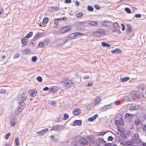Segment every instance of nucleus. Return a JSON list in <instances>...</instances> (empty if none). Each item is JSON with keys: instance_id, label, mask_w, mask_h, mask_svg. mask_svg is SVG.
Returning <instances> with one entry per match:
<instances>
[{"instance_id": "obj_1", "label": "nucleus", "mask_w": 146, "mask_h": 146, "mask_svg": "<svg viewBox=\"0 0 146 146\" xmlns=\"http://www.w3.org/2000/svg\"><path fill=\"white\" fill-rule=\"evenodd\" d=\"M93 35L95 37L100 38L101 36H104L106 35V33L103 29H100L94 32Z\"/></svg>"}, {"instance_id": "obj_2", "label": "nucleus", "mask_w": 146, "mask_h": 146, "mask_svg": "<svg viewBox=\"0 0 146 146\" xmlns=\"http://www.w3.org/2000/svg\"><path fill=\"white\" fill-rule=\"evenodd\" d=\"M71 28L69 26H66L61 27L59 29V31L61 34H63L71 30Z\"/></svg>"}, {"instance_id": "obj_3", "label": "nucleus", "mask_w": 146, "mask_h": 146, "mask_svg": "<svg viewBox=\"0 0 146 146\" xmlns=\"http://www.w3.org/2000/svg\"><path fill=\"white\" fill-rule=\"evenodd\" d=\"M45 35V33H44L38 32L36 34L32 39L31 40L35 41L36 40L44 36Z\"/></svg>"}, {"instance_id": "obj_4", "label": "nucleus", "mask_w": 146, "mask_h": 146, "mask_svg": "<svg viewBox=\"0 0 146 146\" xmlns=\"http://www.w3.org/2000/svg\"><path fill=\"white\" fill-rule=\"evenodd\" d=\"M134 137L135 138L132 139L134 143L138 144L141 143V141L139 139V135L137 133H135L134 135Z\"/></svg>"}, {"instance_id": "obj_5", "label": "nucleus", "mask_w": 146, "mask_h": 146, "mask_svg": "<svg viewBox=\"0 0 146 146\" xmlns=\"http://www.w3.org/2000/svg\"><path fill=\"white\" fill-rule=\"evenodd\" d=\"M112 106L111 104L108 105H104L103 107L100 108L101 110L102 111H104L112 108Z\"/></svg>"}, {"instance_id": "obj_6", "label": "nucleus", "mask_w": 146, "mask_h": 146, "mask_svg": "<svg viewBox=\"0 0 146 146\" xmlns=\"http://www.w3.org/2000/svg\"><path fill=\"white\" fill-rule=\"evenodd\" d=\"M27 98V96L24 93H23L18 96V102H24Z\"/></svg>"}, {"instance_id": "obj_7", "label": "nucleus", "mask_w": 146, "mask_h": 146, "mask_svg": "<svg viewBox=\"0 0 146 146\" xmlns=\"http://www.w3.org/2000/svg\"><path fill=\"white\" fill-rule=\"evenodd\" d=\"M95 143L96 146H100L101 143H106V141L103 138H99L96 141Z\"/></svg>"}, {"instance_id": "obj_8", "label": "nucleus", "mask_w": 146, "mask_h": 146, "mask_svg": "<svg viewBox=\"0 0 146 146\" xmlns=\"http://www.w3.org/2000/svg\"><path fill=\"white\" fill-rule=\"evenodd\" d=\"M59 88L56 86H52L50 87L49 92H50L56 93L58 92Z\"/></svg>"}, {"instance_id": "obj_9", "label": "nucleus", "mask_w": 146, "mask_h": 146, "mask_svg": "<svg viewBox=\"0 0 146 146\" xmlns=\"http://www.w3.org/2000/svg\"><path fill=\"white\" fill-rule=\"evenodd\" d=\"M82 124V121L81 120H76L73 122L72 126H75L78 125L79 126H80Z\"/></svg>"}, {"instance_id": "obj_10", "label": "nucleus", "mask_w": 146, "mask_h": 146, "mask_svg": "<svg viewBox=\"0 0 146 146\" xmlns=\"http://www.w3.org/2000/svg\"><path fill=\"white\" fill-rule=\"evenodd\" d=\"M17 120L15 117H13L11 118L10 121V123L11 125L14 126L16 124Z\"/></svg>"}, {"instance_id": "obj_11", "label": "nucleus", "mask_w": 146, "mask_h": 146, "mask_svg": "<svg viewBox=\"0 0 146 146\" xmlns=\"http://www.w3.org/2000/svg\"><path fill=\"white\" fill-rule=\"evenodd\" d=\"M81 110L79 108L75 109L72 111L73 114L76 116L78 115L81 113Z\"/></svg>"}, {"instance_id": "obj_12", "label": "nucleus", "mask_w": 146, "mask_h": 146, "mask_svg": "<svg viewBox=\"0 0 146 146\" xmlns=\"http://www.w3.org/2000/svg\"><path fill=\"white\" fill-rule=\"evenodd\" d=\"M133 141H128L125 142V143L121 142L120 143L121 145L124 146H129L133 144Z\"/></svg>"}, {"instance_id": "obj_13", "label": "nucleus", "mask_w": 146, "mask_h": 146, "mask_svg": "<svg viewBox=\"0 0 146 146\" xmlns=\"http://www.w3.org/2000/svg\"><path fill=\"white\" fill-rule=\"evenodd\" d=\"M112 25V22L110 21H104L102 23V25L104 26H110Z\"/></svg>"}, {"instance_id": "obj_14", "label": "nucleus", "mask_w": 146, "mask_h": 146, "mask_svg": "<svg viewBox=\"0 0 146 146\" xmlns=\"http://www.w3.org/2000/svg\"><path fill=\"white\" fill-rule=\"evenodd\" d=\"M79 142L83 145H88V143L87 140L84 138H82L79 140Z\"/></svg>"}, {"instance_id": "obj_15", "label": "nucleus", "mask_w": 146, "mask_h": 146, "mask_svg": "<svg viewBox=\"0 0 146 146\" xmlns=\"http://www.w3.org/2000/svg\"><path fill=\"white\" fill-rule=\"evenodd\" d=\"M28 92L30 94V96L33 97H35L37 94V92L33 90H29Z\"/></svg>"}, {"instance_id": "obj_16", "label": "nucleus", "mask_w": 146, "mask_h": 146, "mask_svg": "<svg viewBox=\"0 0 146 146\" xmlns=\"http://www.w3.org/2000/svg\"><path fill=\"white\" fill-rule=\"evenodd\" d=\"M18 104H19L18 107L23 110L25 106V104L24 102L19 101Z\"/></svg>"}, {"instance_id": "obj_17", "label": "nucleus", "mask_w": 146, "mask_h": 146, "mask_svg": "<svg viewBox=\"0 0 146 146\" xmlns=\"http://www.w3.org/2000/svg\"><path fill=\"white\" fill-rule=\"evenodd\" d=\"M25 37H23L21 40V42L22 44L24 46H26L28 43V39Z\"/></svg>"}, {"instance_id": "obj_18", "label": "nucleus", "mask_w": 146, "mask_h": 146, "mask_svg": "<svg viewBox=\"0 0 146 146\" xmlns=\"http://www.w3.org/2000/svg\"><path fill=\"white\" fill-rule=\"evenodd\" d=\"M89 24L92 27H96L98 26V23L96 21H89Z\"/></svg>"}, {"instance_id": "obj_19", "label": "nucleus", "mask_w": 146, "mask_h": 146, "mask_svg": "<svg viewBox=\"0 0 146 146\" xmlns=\"http://www.w3.org/2000/svg\"><path fill=\"white\" fill-rule=\"evenodd\" d=\"M64 86L68 88L71 86V85L73 84V82H71V80L70 81V82H63Z\"/></svg>"}, {"instance_id": "obj_20", "label": "nucleus", "mask_w": 146, "mask_h": 146, "mask_svg": "<svg viewBox=\"0 0 146 146\" xmlns=\"http://www.w3.org/2000/svg\"><path fill=\"white\" fill-rule=\"evenodd\" d=\"M139 105H136L133 106H131L129 108L130 110H137L139 109Z\"/></svg>"}, {"instance_id": "obj_21", "label": "nucleus", "mask_w": 146, "mask_h": 146, "mask_svg": "<svg viewBox=\"0 0 146 146\" xmlns=\"http://www.w3.org/2000/svg\"><path fill=\"white\" fill-rule=\"evenodd\" d=\"M23 110L18 107L15 110V113L16 115H18L21 113Z\"/></svg>"}, {"instance_id": "obj_22", "label": "nucleus", "mask_w": 146, "mask_h": 146, "mask_svg": "<svg viewBox=\"0 0 146 146\" xmlns=\"http://www.w3.org/2000/svg\"><path fill=\"white\" fill-rule=\"evenodd\" d=\"M144 96L143 94L142 93L139 91H137L136 97L138 99L140 98H143Z\"/></svg>"}, {"instance_id": "obj_23", "label": "nucleus", "mask_w": 146, "mask_h": 146, "mask_svg": "<svg viewBox=\"0 0 146 146\" xmlns=\"http://www.w3.org/2000/svg\"><path fill=\"white\" fill-rule=\"evenodd\" d=\"M89 141L90 142V144L92 145H94L95 144V141L93 138L90 136H88L87 138Z\"/></svg>"}, {"instance_id": "obj_24", "label": "nucleus", "mask_w": 146, "mask_h": 146, "mask_svg": "<svg viewBox=\"0 0 146 146\" xmlns=\"http://www.w3.org/2000/svg\"><path fill=\"white\" fill-rule=\"evenodd\" d=\"M121 52L119 48H116L114 50H112L111 51V52L112 54H120Z\"/></svg>"}, {"instance_id": "obj_25", "label": "nucleus", "mask_w": 146, "mask_h": 146, "mask_svg": "<svg viewBox=\"0 0 146 146\" xmlns=\"http://www.w3.org/2000/svg\"><path fill=\"white\" fill-rule=\"evenodd\" d=\"M98 114H96L92 117H90L88 118V121H92L96 119V118L98 117Z\"/></svg>"}, {"instance_id": "obj_26", "label": "nucleus", "mask_w": 146, "mask_h": 146, "mask_svg": "<svg viewBox=\"0 0 146 146\" xmlns=\"http://www.w3.org/2000/svg\"><path fill=\"white\" fill-rule=\"evenodd\" d=\"M132 30L131 26L129 24H127V34L130 33Z\"/></svg>"}, {"instance_id": "obj_27", "label": "nucleus", "mask_w": 146, "mask_h": 146, "mask_svg": "<svg viewBox=\"0 0 146 146\" xmlns=\"http://www.w3.org/2000/svg\"><path fill=\"white\" fill-rule=\"evenodd\" d=\"M59 127H62V125H54L52 129L50 131H52V130L57 131Z\"/></svg>"}, {"instance_id": "obj_28", "label": "nucleus", "mask_w": 146, "mask_h": 146, "mask_svg": "<svg viewBox=\"0 0 146 146\" xmlns=\"http://www.w3.org/2000/svg\"><path fill=\"white\" fill-rule=\"evenodd\" d=\"M113 24V28L118 29H120V26L119 25L118 23L116 22L114 23Z\"/></svg>"}, {"instance_id": "obj_29", "label": "nucleus", "mask_w": 146, "mask_h": 146, "mask_svg": "<svg viewBox=\"0 0 146 146\" xmlns=\"http://www.w3.org/2000/svg\"><path fill=\"white\" fill-rule=\"evenodd\" d=\"M101 45L104 47H106L107 48H108L111 46V45L110 44L105 42H102Z\"/></svg>"}, {"instance_id": "obj_30", "label": "nucleus", "mask_w": 146, "mask_h": 146, "mask_svg": "<svg viewBox=\"0 0 146 146\" xmlns=\"http://www.w3.org/2000/svg\"><path fill=\"white\" fill-rule=\"evenodd\" d=\"M49 19L47 17H44L42 21V24L43 25H46L48 22Z\"/></svg>"}, {"instance_id": "obj_31", "label": "nucleus", "mask_w": 146, "mask_h": 146, "mask_svg": "<svg viewBox=\"0 0 146 146\" xmlns=\"http://www.w3.org/2000/svg\"><path fill=\"white\" fill-rule=\"evenodd\" d=\"M67 37L68 38H70L72 39H74L76 37L74 33H72L68 35L67 36Z\"/></svg>"}, {"instance_id": "obj_32", "label": "nucleus", "mask_w": 146, "mask_h": 146, "mask_svg": "<svg viewBox=\"0 0 146 146\" xmlns=\"http://www.w3.org/2000/svg\"><path fill=\"white\" fill-rule=\"evenodd\" d=\"M33 34V33L32 31L30 32L27 34L26 36L25 37V38H29L32 36Z\"/></svg>"}, {"instance_id": "obj_33", "label": "nucleus", "mask_w": 146, "mask_h": 146, "mask_svg": "<svg viewBox=\"0 0 146 146\" xmlns=\"http://www.w3.org/2000/svg\"><path fill=\"white\" fill-rule=\"evenodd\" d=\"M22 52L23 54H27L30 52V50L29 49H25L23 50Z\"/></svg>"}, {"instance_id": "obj_34", "label": "nucleus", "mask_w": 146, "mask_h": 146, "mask_svg": "<svg viewBox=\"0 0 146 146\" xmlns=\"http://www.w3.org/2000/svg\"><path fill=\"white\" fill-rule=\"evenodd\" d=\"M15 145L16 146H19V145L20 143L19 142V139L18 137H17L15 139Z\"/></svg>"}, {"instance_id": "obj_35", "label": "nucleus", "mask_w": 146, "mask_h": 146, "mask_svg": "<svg viewBox=\"0 0 146 146\" xmlns=\"http://www.w3.org/2000/svg\"><path fill=\"white\" fill-rule=\"evenodd\" d=\"M130 78V77H125L122 78L121 79V82H124L129 80Z\"/></svg>"}, {"instance_id": "obj_36", "label": "nucleus", "mask_w": 146, "mask_h": 146, "mask_svg": "<svg viewBox=\"0 0 146 146\" xmlns=\"http://www.w3.org/2000/svg\"><path fill=\"white\" fill-rule=\"evenodd\" d=\"M141 122V121L139 119H136L134 121L135 124L136 125H139Z\"/></svg>"}, {"instance_id": "obj_37", "label": "nucleus", "mask_w": 146, "mask_h": 146, "mask_svg": "<svg viewBox=\"0 0 146 146\" xmlns=\"http://www.w3.org/2000/svg\"><path fill=\"white\" fill-rule=\"evenodd\" d=\"M44 47V43L43 42H40L39 43L38 45V48H42Z\"/></svg>"}, {"instance_id": "obj_38", "label": "nucleus", "mask_w": 146, "mask_h": 146, "mask_svg": "<svg viewBox=\"0 0 146 146\" xmlns=\"http://www.w3.org/2000/svg\"><path fill=\"white\" fill-rule=\"evenodd\" d=\"M110 132H111L110 131H101L99 133L98 136H103L106 133H107Z\"/></svg>"}, {"instance_id": "obj_39", "label": "nucleus", "mask_w": 146, "mask_h": 146, "mask_svg": "<svg viewBox=\"0 0 146 146\" xmlns=\"http://www.w3.org/2000/svg\"><path fill=\"white\" fill-rule=\"evenodd\" d=\"M89 21H84L83 27H89Z\"/></svg>"}, {"instance_id": "obj_40", "label": "nucleus", "mask_w": 146, "mask_h": 146, "mask_svg": "<svg viewBox=\"0 0 146 146\" xmlns=\"http://www.w3.org/2000/svg\"><path fill=\"white\" fill-rule=\"evenodd\" d=\"M87 9L88 11L92 12L94 10L93 7L91 6L88 5L87 7Z\"/></svg>"}, {"instance_id": "obj_41", "label": "nucleus", "mask_w": 146, "mask_h": 146, "mask_svg": "<svg viewBox=\"0 0 146 146\" xmlns=\"http://www.w3.org/2000/svg\"><path fill=\"white\" fill-rule=\"evenodd\" d=\"M132 115H133L132 114L129 113H126L125 114L124 117L125 118L127 119L128 117H132Z\"/></svg>"}, {"instance_id": "obj_42", "label": "nucleus", "mask_w": 146, "mask_h": 146, "mask_svg": "<svg viewBox=\"0 0 146 146\" xmlns=\"http://www.w3.org/2000/svg\"><path fill=\"white\" fill-rule=\"evenodd\" d=\"M68 41V40H66L63 43H62L61 42H58L57 45V46H59L60 47L62 46L66 42Z\"/></svg>"}, {"instance_id": "obj_43", "label": "nucleus", "mask_w": 146, "mask_h": 146, "mask_svg": "<svg viewBox=\"0 0 146 146\" xmlns=\"http://www.w3.org/2000/svg\"><path fill=\"white\" fill-rule=\"evenodd\" d=\"M115 125L117 126H118L119 125H121V123L120 121L118 120H115Z\"/></svg>"}, {"instance_id": "obj_44", "label": "nucleus", "mask_w": 146, "mask_h": 146, "mask_svg": "<svg viewBox=\"0 0 146 146\" xmlns=\"http://www.w3.org/2000/svg\"><path fill=\"white\" fill-rule=\"evenodd\" d=\"M76 15L77 18H80L83 16V14L81 12H79L77 13Z\"/></svg>"}, {"instance_id": "obj_45", "label": "nucleus", "mask_w": 146, "mask_h": 146, "mask_svg": "<svg viewBox=\"0 0 146 146\" xmlns=\"http://www.w3.org/2000/svg\"><path fill=\"white\" fill-rule=\"evenodd\" d=\"M120 135L121 137L123 139H125L127 138V137L126 136L125 134L124 133V132L120 133Z\"/></svg>"}, {"instance_id": "obj_46", "label": "nucleus", "mask_w": 146, "mask_h": 146, "mask_svg": "<svg viewBox=\"0 0 146 146\" xmlns=\"http://www.w3.org/2000/svg\"><path fill=\"white\" fill-rule=\"evenodd\" d=\"M36 80L39 82H41L42 81V79L41 76H38L36 78Z\"/></svg>"}, {"instance_id": "obj_47", "label": "nucleus", "mask_w": 146, "mask_h": 146, "mask_svg": "<svg viewBox=\"0 0 146 146\" xmlns=\"http://www.w3.org/2000/svg\"><path fill=\"white\" fill-rule=\"evenodd\" d=\"M125 11L127 13H131V10L128 7H125L124 8Z\"/></svg>"}, {"instance_id": "obj_48", "label": "nucleus", "mask_w": 146, "mask_h": 146, "mask_svg": "<svg viewBox=\"0 0 146 146\" xmlns=\"http://www.w3.org/2000/svg\"><path fill=\"white\" fill-rule=\"evenodd\" d=\"M63 116L64 117L63 118V120H66L68 118V115L67 113L64 114Z\"/></svg>"}, {"instance_id": "obj_49", "label": "nucleus", "mask_w": 146, "mask_h": 146, "mask_svg": "<svg viewBox=\"0 0 146 146\" xmlns=\"http://www.w3.org/2000/svg\"><path fill=\"white\" fill-rule=\"evenodd\" d=\"M141 17V15L140 14H136L134 15L133 19H134V17L136 18H140Z\"/></svg>"}, {"instance_id": "obj_50", "label": "nucleus", "mask_w": 146, "mask_h": 146, "mask_svg": "<svg viewBox=\"0 0 146 146\" xmlns=\"http://www.w3.org/2000/svg\"><path fill=\"white\" fill-rule=\"evenodd\" d=\"M74 33L76 37H77L78 36H82L84 35V34L83 33L80 32Z\"/></svg>"}, {"instance_id": "obj_51", "label": "nucleus", "mask_w": 146, "mask_h": 146, "mask_svg": "<svg viewBox=\"0 0 146 146\" xmlns=\"http://www.w3.org/2000/svg\"><path fill=\"white\" fill-rule=\"evenodd\" d=\"M137 91H133L131 92V94L133 96H135L136 97Z\"/></svg>"}, {"instance_id": "obj_52", "label": "nucleus", "mask_w": 146, "mask_h": 146, "mask_svg": "<svg viewBox=\"0 0 146 146\" xmlns=\"http://www.w3.org/2000/svg\"><path fill=\"white\" fill-rule=\"evenodd\" d=\"M37 60V58L36 56H33L31 58V60L33 62H35Z\"/></svg>"}, {"instance_id": "obj_53", "label": "nucleus", "mask_w": 146, "mask_h": 146, "mask_svg": "<svg viewBox=\"0 0 146 146\" xmlns=\"http://www.w3.org/2000/svg\"><path fill=\"white\" fill-rule=\"evenodd\" d=\"M100 99L98 97L94 100L95 102V105L97 104L100 101Z\"/></svg>"}, {"instance_id": "obj_54", "label": "nucleus", "mask_w": 146, "mask_h": 146, "mask_svg": "<svg viewBox=\"0 0 146 146\" xmlns=\"http://www.w3.org/2000/svg\"><path fill=\"white\" fill-rule=\"evenodd\" d=\"M114 139V138L111 136H109L107 138L108 141H112Z\"/></svg>"}, {"instance_id": "obj_55", "label": "nucleus", "mask_w": 146, "mask_h": 146, "mask_svg": "<svg viewBox=\"0 0 146 146\" xmlns=\"http://www.w3.org/2000/svg\"><path fill=\"white\" fill-rule=\"evenodd\" d=\"M20 56V54L19 53H16L15 54L14 56L13 57V58L15 59L16 58H19Z\"/></svg>"}, {"instance_id": "obj_56", "label": "nucleus", "mask_w": 146, "mask_h": 146, "mask_svg": "<svg viewBox=\"0 0 146 146\" xmlns=\"http://www.w3.org/2000/svg\"><path fill=\"white\" fill-rule=\"evenodd\" d=\"M50 8L52 9H53L55 11H57L58 10H59V9L57 7H50Z\"/></svg>"}, {"instance_id": "obj_57", "label": "nucleus", "mask_w": 146, "mask_h": 146, "mask_svg": "<svg viewBox=\"0 0 146 146\" xmlns=\"http://www.w3.org/2000/svg\"><path fill=\"white\" fill-rule=\"evenodd\" d=\"M94 7L97 10H99L101 8V7L97 4H95L94 5Z\"/></svg>"}, {"instance_id": "obj_58", "label": "nucleus", "mask_w": 146, "mask_h": 146, "mask_svg": "<svg viewBox=\"0 0 146 146\" xmlns=\"http://www.w3.org/2000/svg\"><path fill=\"white\" fill-rule=\"evenodd\" d=\"M36 133L38 134L39 136H42L44 134L42 130L39 131H37Z\"/></svg>"}, {"instance_id": "obj_59", "label": "nucleus", "mask_w": 146, "mask_h": 146, "mask_svg": "<svg viewBox=\"0 0 146 146\" xmlns=\"http://www.w3.org/2000/svg\"><path fill=\"white\" fill-rule=\"evenodd\" d=\"M10 133H8L7 134H6L5 135V138L6 139H8L9 137L10 136Z\"/></svg>"}, {"instance_id": "obj_60", "label": "nucleus", "mask_w": 146, "mask_h": 146, "mask_svg": "<svg viewBox=\"0 0 146 146\" xmlns=\"http://www.w3.org/2000/svg\"><path fill=\"white\" fill-rule=\"evenodd\" d=\"M120 119L121 121V125H123L124 124V122L122 116H120Z\"/></svg>"}, {"instance_id": "obj_61", "label": "nucleus", "mask_w": 146, "mask_h": 146, "mask_svg": "<svg viewBox=\"0 0 146 146\" xmlns=\"http://www.w3.org/2000/svg\"><path fill=\"white\" fill-rule=\"evenodd\" d=\"M42 130V131L43 133L44 134V133H45L47 132L48 131V128H46Z\"/></svg>"}, {"instance_id": "obj_62", "label": "nucleus", "mask_w": 146, "mask_h": 146, "mask_svg": "<svg viewBox=\"0 0 146 146\" xmlns=\"http://www.w3.org/2000/svg\"><path fill=\"white\" fill-rule=\"evenodd\" d=\"M50 88L47 87H44L43 89L42 90L44 91H46L49 90Z\"/></svg>"}, {"instance_id": "obj_63", "label": "nucleus", "mask_w": 146, "mask_h": 146, "mask_svg": "<svg viewBox=\"0 0 146 146\" xmlns=\"http://www.w3.org/2000/svg\"><path fill=\"white\" fill-rule=\"evenodd\" d=\"M143 131H146V125H145L142 126Z\"/></svg>"}, {"instance_id": "obj_64", "label": "nucleus", "mask_w": 146, "mask_h": 146, "mask_svg": "<svg viewBox=\"0 0 146 146\" xmlns=\"http://www.w3.org/2000/svg\"><path fill=\"white\" fill-rule=\"evenodd\" d=\"M104 146H112L111 143H106L104 144Z\"/></svg>"}]
</instances>
